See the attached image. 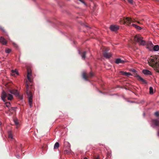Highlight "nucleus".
Returning a JSON list of instances; mask_svg holds the SVG:
<instances>
[{
	"label": "nucleus",
	"instance_id": "nucleus-2",
	"mask_svg": "<svg viewBox=\"0 0 159 159\" xmlns=\"http://www.w3.org/2000/svg\"><path fill=\"white\" fill-rule=\"evenodd\" d=\"M34 89L32 84L29 83L27 81L26 82V89L25 93L27 96L28 98L29 104L30 107L33 106V95L34 93Z\"/></svg>",
	"mask_w": 159,
	"mask_h": 159
},
{
	"label": "nucleus",
	"instance_id": "nucleus-34",
	"mask_svg": "<svg viewBox=\"0 0 159 159\" xmlns=\"http://www.w3.org/2000/svg\"><path fill=\"white\" fill-rule=\"evenodd\" d=\"M16 157L18 158H19L20 157V156H19V155H17L16 156Z\"/></svg>",
	"mask_w": 159,
	"mask_h": 159
},
{
	"label": "nucleus",
	"instance_id": "nucleus-22",
	"mask_svg": "<svg viewBox=\"0 0 159 159\" xmlns=\"http://www.w3.org/2000/svg\"><path fill=\"white\" fill-rule=\"evenodd\" d=\"M4 106L8 108V109L11 107V104L10 102H6L5 103Z\"/></svg>",
	"mask_w": 159,
	"mask_h": 159
},
{
	"label": "nucleus",
	"instance_id": "nucleus-33",
	"mask_svg": "<svg viewBox=\"0 0 159 159\" xmlns=\"http://www.w3.org/2000/svg\"><path fill=\"white\" fill-rule=\"evenodd\" d=\"M149 44L150 45V46H152L153 45V44L151 42H149Z\"/></svg>",
	"mask_w": 159,
	"mask_h": 159
},
{
	"label": "nucleus",
	"instance_id": "nucleus-24",
	"mask_svg": "<svg viewBox=\"0 0 159 159\" xmlns=\"http://www.w3.org/2000/svg\"><path fill=\"white\" fill-rule=\"evenodd\" d=\"M71 152V151L70 149H68V150H66L64 151V153L65 154H69Z\"/></svg>",
	"mask_w": 159,
	"mask_h": 159
},
{
	"label": "nucleus",
	"instance_id": "nucleus-37",
	"mask_svg": "<svg viewBox=\"0 0 159 159\" xmlns=\"http://www.w3.org/2000/svg\"><path fill=\"white\" fill-rule=\"evenodd\" d=\"M158 135L159 136V131L158 133Z\"/></svg>",
	"mask_w": 159,
	"mask_h": 159
},
{
	"label": "nucleus",
	"instance_id": "nucleus-19",
	"mask_svg": "<svg viewBox=\"0 0 159 159\" xmlns=\"http://www.w3.org/2000/svg\"><path fill=\"white\" fill-rule=\"evenodd\" d=\"M11 74L12 76H15L16 75H18V73L16 70H12Z\"/></svg>",
	"mask_w": 159,
	"mask_h": 159
},
{
	"label": "nucleus",
	"instance_id": "nucleus-25",
	"mask_svg": "<svg viewBox=\"0 0 159 159\" xmlns=\"http://www.w3.org/2000/svg\"><path fill=\"white\" fill-rule=\"evenodd\" d=\"M132 26L135 27V28L139 30H141V27L134 24H132Z\"/></svg>",
	"mask_w": 159,
	"mask_h": 159
},
{
	"label": "nucleus",
	"instance_id": "nucleus-4",
	"mask_svg": "<svg viewBox=\"0 0 159 159\" xmlns=\"http://www.w3.org/2000/svg\"><path fill=\"white\" fill-rule=\"evenodd\" d=\"M1 98L2 99L4 102L6 101L5 98H6L9 100H11L13 98V96L11 94L6 93L4 90L2 91Z\"/></svg>",
	"mask_w": 159,
	"mask_h": 159
},
{
	"label": "nucleus",
	"instance_id": "nucleus-18",
	"mask_svg": "<svg viewBox=\"0 0 159 159\" xmlns=\"http://www.w3.org/2000/svg\"><path fill=\"white\" fill-rule=\"evenodd\" d=\"M153 123L157 126H159V120H153Z\"/></svg>",
	"mask_w": 159,
	"mask_h": 159
},
{
	"label": "nucleus",
	"instance_id": "nucleus-28",
	"mask_svg": "<svg viewBox=\"0 0 159 159\" xmlns=\"http://www.w3.org/2000/svg\"><path fill=\"white\" fill-rule=\"evenodd\" d=\"M126 0L129 3H130L131 4L133 5L134 3V2L133 1V0Z\"/></svg>",
	"mask_w": 159,
	"mask_h": 159
},
{
	"label": "nucleus",
	"instance_id": "nucleus-38",
	"mask_svg": "<svg viewBox=\"0 0 159 159\" xmlns=\"http://www.w3.org/2000/svg\"><path fill=\"white\" fill-rule=\"evenodd\" d=\"M6 112L7 113H8V112L7 111H6Z\"/></svg>",
	"mask_w": 159,
	"mask_h": 159
},
{
	"label": "nucleus",
	"instance_id": "nucleus-13",
	"mask_svg": "<svg viewBox=\"0 0 159 159\" xmlns=\"http://www.w3.org/2000/svg\"><path fill=\"white\" fill-rule=\"evenodd\" d=\"M125 62V61L123 60H122L120 58H117L116 59L115 62L117 64H118L120 63H123Z\"/></svg>",
	"mask_w": 159,
	"mask_h": 159
},
{
	"label": "nucleus",
	"instance_id": "nucleus-35",
	"mask_svg": "<svg viewBox=\"0 0 159 159\" xmlns=\"http://www.w3.org/2000/svg\"><path fill=\"white\" fill-rule=\"evenodd\" d=\"M22 144H20V147L21 148H22Z\"/></svg>",
	"mask_w": 159,
	"mask_h": 159
},
{
	"label": "nucleus",
	"instance_id": "nucleus-1",
	"mask_svg": "<svg viewBox=\"0 0 159 159\" xmlns=\"http://www.w3.org/2000/svg\"><path fill=\"white\" fill-rule=\"evenodd\" d=\"M148 61L149 65L153 67L156 72L159 73V56H151Z\"/></svg>",
	"mask_w": 159,
	"mask_h": 159
},
{
	"label": "nucleus",
	"instance_id": "nucleus-27",
	"mask_svg": "<svg viewBox=\"0 0 159 159\" xmlns=\"http://www.w3.org/2000/svg\"><path fill=\"white\" fill-rule=\"evenodd\" d=\"M14 121L16 125L17 128L18 125H19V122H18V120H17V119L15 120H14Z\"/></svg>",
	"mask_w": 159,
	"mask_h": 159
},
{
	"label": "nucleus",
	"instance_id": "nucleus-15",
	"mask_svg": "<svg viewBox=\"0 0 159 159\" xmlns=\"http://www.w3.org/2000/svg\"><path fill=\"white\" fill-rule=\"evenodd\" d=\"M79 53L81 55L82 58L84 59L86 57V52L84 51L82 53H81L80 52H79Z\"/></svg>",
	"mask_w": 159,
	"mask_h": 159
},
{
	"label": "nucleus",
	"instance_id": "nucleus-16",
	"mask_svg": "<svg viewBox=\"0 0 159 159\" xmlns=\"http://www.w3.org/2000/svg\"><path fill=\"white\" fill-rule=\"evenodd\" d=\"M8 133V138L11 139H12L13 138L12 132L11 131H9Z\"/></svg>",
	"mask_w": 159,
	"mask_h": 159
},
{
	"label": "nucleus",
	"instance_id": "nucleus-17",
	"mask_svg": "<svg viewBox=\"0 0 159 159\" xmlns=\"http://www.w3.org/2000/svg\"><path fill=\"white\" fill-rule=\"evenodd\" d=\"M15 107H11L8 109V110L10 112L12 113L13 111H15Z\"/></svg>",
	"mask_w": 159,
	"mask_h": 159
},
{
	"label": "nucleus",
	"instance_id": "nucleus-14",
	"mask_svg": "<svg viewBox=\"0 0 159 159\" xmlns=\"http://www.w3.org/2000/svg\"><path fill=\"white\" fill-rule=\"evenodd\" d=\"M0 42L2 44L5 45L7 43V41L5 39L2 37H1L0 38Z\"/></svg>",
	"mask_w": 159,
	"mask_h": 159
},
{
	"label": "nucleus",
	"instance_id": "nucleus-5",
	"mask_svg": "<svg viewBox=\"0 0 159 159\" xmlns=\"http://www.w3.org/2000/svg\"><path fill=\"white\" fill-rule=\"evenodd\" d=\"M134 40L135 41L138 42L140 45H144L145 44V41L142 39L141 37L139 35H136L134 37Z\"/></svg>",
	"mask_w": 159,
	"mask_h": 159
},
{
	"label": "nucleus",
	"instance_id": "nucleus-12",
	"mask_svg": "<svg viewBox=\"0 0 159 159\" xmlns=\"http://www.w3.org/2000/svg\"><path fill=\"white\" fill-rule=\"evenodd\" d=\"M143 73L145 75H150L152 74L151 72L148 70H143Z\"/></svg>",
	"mask_w": 159,
	"mask_h": 159
},
{
	"label": "nucleus",
	"instance_id": "nucleus-31",
	"mask_svg": "<svg viewBox=\"0 0 159 159\" xmlns=\"http://www.w3.org/2000/svg\"><path fill=\"white\" fill-rule=\"evenodd\" d=\"M94 159H100L99 156L98 155L94 156Z\"/></svg>",
	"mask_w": 159,
	"mask_h": 159
},
{
	"label": "nucleus",
	"instance_id": "nucleus-9",
	"mask_svg": "<svg viewBox=\"0 0 159 159\" xmlns=\"http://www.w3.org/2000/svg\"><path fill=\"white\" fill-rule=\"evenodd\" d=\"M31 71L30 69H28L27 70V78L30 82L31 83L32 80V79L30 78V76L31 75Z\"/></svg>",
	"mask_w": 159,
	"mask_h": 159
},
{
	"label": "nucleus",
	"instance_id": "nucleus-20",
	"mask_svg": "<svg viewBox=\"0 0 159 159\" xmlns=\"http://www.w3.org/2000/svg\"><path fill=\"white\" fill-rule=\"evenodd\" d=\"M121 73H122V74L124 75L125 76H128V75H131V73L129 72H123V71H121Z\"/></svg>",
	"mask_w": 159,
	"mask_h": 159
},
{
	"label": "nucleus",
	"instance_id": "nucleus-30",
	"mask_svg": "<svg viewBox=\"0 0 159 159\" xmlns=\"http://www.w3.org/2000/svg\"><path fill=\"white\" fill-rule=\"evenodd\" d=\"M155 115L157 117L159 116V112L157 111L155 113Z\"/></svg>",
	"mask_w": 159,
	"mask_h": 159
},
{
	"label": "nucleus",
	"instance_id": "nucleus-26",
	"mask_svg": "<svg viewBox=\"0 0 159 159\" xmlns=\"http://www.w3.org/2000/svg\"><path fill=\"white\" fill-rule=\"evenodd\" d=\"M149 93L152 94L153 93V89L152 87H150L149 88Z\"/></svg>",
	"mask_w": 159,
	"mask_h": 159
},
{
	"label": "nucleus",
	"instance_id": "nucleus-6",
	"mask_svg": "<svg viewBox=\"0 0 159 159\" xmlns=\"http://www.w3.org/2000/svg\"><path fill=\"white\" fill-rule=\"evenodd\" d=\"M10 93L11 94H14L17 98L20 99H22L23 98V95L20 94L19 92L16 90H10Z\"/></svg>",
	"mask_w": 159,
	"mask_h": 159
},
{
	"label": "nucleus",
	"instance_id": "nucleus-39",
	"mask_svg": "<svg viewBox=\"0 0 159 159\" xmlns=\"http://www.w3.org/2000/svg\"><path fill=\"white\" fill-rule=\"evenodd\" d=\"M137 22L138 23H139V22H138V21H137Z\"/></svg>",
	"mask_w": 159,
	"mask_h": 159
},
{
	"label": "nucleus",
	"instance_id": "nucleus-32",
	"mask_svg": "<svg viewBox=\"0 0 159 159\" xmlns=\"http://www.w3.org/2000/svg\"><path fill=\"white\" fill-rule=\"evenodd\" d=\"M80 2L84 4L85 5H86V4L85 2L83 0H79Z\"/></svg>",
	"mask_w": 159,
	"mask_h": 159
},
{
	"label": "nucleus",
	"instance_id": "nucleus-10",
	"mask_svg": "<svg viewBox=\"0 0 159 159\" xmlns=\"http://www.w3.org/2000/svg\"><path fill=\"white\" fill-rule=\"evenodd\" d=\"M110 30L113 31L117 30L119 29V26L117 25H111L110 27Z\"/></svg>",
	"mask_w": 159,
	"mask_h": 159
},
{
	"label": "nucleus",
	"instance_id": "nucleus-8",
	"mask_svg": "<svg viewBox=\"0 0 159 159\" xmlns=\"http://www.w3.org/2000/svg\"><path fill=\"white\" fill-rule=\"evenodd\" d=\"M93 74L92 72H90L89 75L87 74L86 73L84 72L83 73L82 77L83 79L85 80L88 81V79L93 76Z\"/></svg>",
	"mask_w": 159,
	"mask_h": 159
},
{
	"label": "nucleus",
	"instance_id": "nucleus-29",
	"mask_svg": "<svg viewBox=\"0 0 159 159\" xmlns=\"http://www.w3.org/2000/svg\"><path fill=\"white\" fill-rule=\"evenodd\" d=\"M11 52V50L10 49L7 48L6 49L5 52L7 53H9Z\"/></svg>",
	"mask_w": 159,
	"mask_h": 159
},
{
	"label": "nucleus",
	"instance_id": "nucleus-3",
	"mask_svg": "<svg viewBox=\"0 0 159 159\" xmlns=\"http://www.w3.org/2000/svg\"><path fill=\"white\" fill-rule=\"evenodd\" d=\"M120 23L121 24H126L128 25H130L131 24V22H137L135 19L129 18V17H123L120 19Z\"/></svg>",
	"mask_w": 159,
	"mask_h": 159
},
{
	"label": "nucleus",
	"instance_id": "nucleus-11",
	"mask_svg": "<svg viewBox=\"0 0 159 159\" xmlns=\"http://www.w3.org/2000/svg\"><path fill=\"white\" fill-rule=\"evenodd\" d=\"M136 77L137 78V80H139L141 81L143 83L147 84V82L146 80L143 79L142 78L141 76H140L139 75H137L136 76Z\"/></svg>",
	"mask_w": 159,
	"mask_h": 159
},
{
	"label": "nucleus",
	"instance_id": "nucleus-36",
	"mask_svg": "<svg viewBox=\"0 0 159 159\" xmlns=\"http://www.w3.org/2000/svg\"><path fill=\"white\" fill-rule=\"evenodd\" d=\"M64 143H67V144L68 143V142H64Z\"/></svg>",
	"mask_w": 159,
	"mask_h": 159
},
{
	"label": "nucleus",
	"instance_id": "nucleus-23",
	"mask_svg": "<svg viewBox=\"0 0 159 159\" xmlns=\"http://www.w3.org/2000/svg\"><path fill=\"white\" fill-rule=\"evenodd\" d=\"M59 143L58 142H57L55 143L54 145V149L57 148H59Z\"/></svg>",
	"mask_w": 159,
	"mask_h": 159
},
{
	"label": "nucleus",
	"instance_id": "nucleus-21",
	"mask_svg": "<svg viewBox=\"0 0 159 159\" xmlns=\"http://www.w3.org/2000/svg\"><path fill=\"white\" fill-rule=\"evenodd\" d=\"M159 49V46L158 45H155L153 47V50L155 51H158Z\"/></svg>",
	"mask_w": 159,
	"mask_h": 159
},
{
	"label": "nucleus",
	"instance_id": "nucleus-7",
	"mask_svg": "<svg viewBox=\"0 0 159 159\" xmlns=\"http://www.w3.org/2000/svg\"><path fill=\"white\" fill-rule=\"evenodd\" d=\"M108 48H105L103 52V56L106 58H109L111 56V54L108 52Z\"/></svg>",
	"mask_w": 159,
	"mask_h": 159
}]
</instances>
